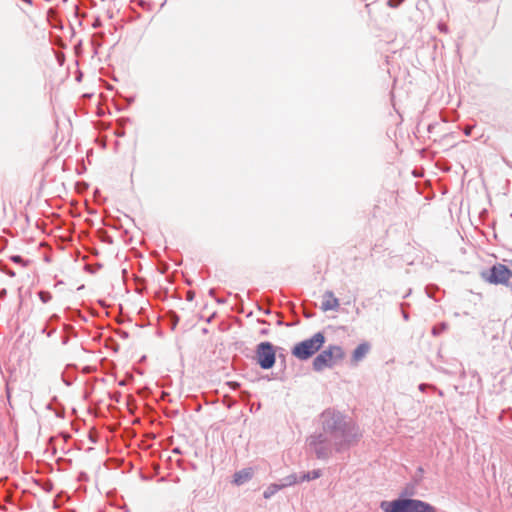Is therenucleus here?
Here are the masks:
<instances>
[{"label":"nucleus","instance_id":"1","mask_svg":"<svg viewBox=\"0 0 512 512\" xmlns=\"http://www.w3.org/2000/svg\"><path fill=\"white\" fill-rule=\"evenodd\" d=\"M321 420L322 432L332 438L336 452L347 450L361 436L358 427L338 411L325 410Z\"/></svg>","mask_w":512,"mask_h":512},{"label":"nucleus","instance_id":"2","mask_svg":"<svg viewBox=\"0 0 512 512\" xmlns=\"http://www.w3.org/2000/svg\"><path fill=\"white\" fill-rule=\"evenodd\" d=\"M380 508L384 512H437L428 502L402 496L392 501H382Z\"/></svg>","mask_w":512,"mask_h":512},{"label":"nucleus","instance_id":"3","mask_svg":"<svg viewBox=\"0 0 512 512\" xmlns=\"http://www.w3.org/2000/svg\"><path fill=\"white\" fill-rule=\"evenodd\" d=\"M307 447L312 451L317 459H328L335 447L332 438L328 437L323 432L315 433L307 439Z\"/></svg>","mask_w":512,"mask_h":512},{"label":"nucleus","instance_id":"4","mask_svg":"<svg viewBox=\"0 0 512 512\" xmlns=\"http://www.w3.org/2000/svg\"><path fill=\"white\" fill-rule=\"evenodd\" d=\"M324 343V334L317 332L311 338L297 343L292 349V355L300 360H307L318 352Z\"/></svg>","mask_w":512,"mask_h":512},{"label":"nucleus","instance_id":"5","mask_svg":"<svg viewBox=\"0 0 512 512\" xmlns=\"http://www.w3.org/2000/svg\"><path fill=\"white\" fill-rule=\"evenodd\" d=\"M343 358V349L340 346L331 345L314 358L313 369L320 372L326 367H332L337 361Z\"/></svg>","mask_w":512,"mask_h":512},{"label":"nucleus","instance_id":"6","mask_svg":"<svg viewBox=\"0 0 512 512\" xmlns=\"http://www.w3.org/2000/svg\"><path fill=\"white\" fill-rule=\"evenodd\" d=\"M483 279L492 284H503L512 290V272L504 264H495L482 273Z\"/></svg>","mask_w":512,"mask_h":512},{"label":"nucleus","instance_id":"7","mask_svg":"<svg viewBox=\"0 0 512 512\" xmlns=\"http://www.w3.org/2000/svg\"><path fill=\"white\" fill-rule=\"evenodd\" d=\"M256 360L262 369L272 368L276 361V352L272 343L261 342L256 347Z\"/></svg>","mask_w":512,"mask_h":512},{"label":"nucleus","instance_id":"8","mask_svg":"<svg viewBox=\"0 0 512 512\" xmlns=\"http://www.w3.org/2000/svg\"><path fill=\"white\" fill-rule=\"evenodd\" d=\"M339 306V300L334 296V293L332 291L328 290L323 294L321 309L324 312L331 310L336 311L338 310Z\"/></svg>","mask_w":512,"mask_h":512},{"label":"nucleus","instance_id":"9","mask_svg":"<svg viewBox=\"0 0 512 512\" xmlns=\"http://www.w3.org/2000/svg\"><path fill=\"white\" fill-rule=\"evenodd\" d=\"M253 476L251 468L242 469L237 471L233 476V483L240 486L248 482Z\"/></svg>","mask_w":512,"mask_h":512},{"label":"nucleus","instance_id":"10","mask_svg":"<svg viewBox=\"0 0 512 512\" xmlns=\"http://www.w3.org/2000/svg\"><path fill=\"white\" fill-rule=\"evenodd\" d=\"M369 349H370V345L368 343L359 344L353 351V355H352L353 360L356 362L362 360L365 357V355L368 353Z\"/></svg>","mask_w":512,"mask_h":512},{"label":"nucleus","instance_id":"11","mask_svg":"<svg viewBox=\"0 0 512 512\" xmlns=\"http://www.w3.org/2000/svg\"><path fill=\"white\" fill-rule=\"evenodd\" d=\"M301 482L300 481V476H298L297 474L293 473V474H290L286 477H284L282 480H281V487L282 489L285 488V487H289V486H292L296 483H299Z\"/></svg>","mask_w":512,"mask_h":512},{"label":"nucleus","instance_id":"12","mask_svg":"<svg viewBox=\"0 0 512 512\" xmlns=\"http://www.w3.org/2000/svg\"><path fill=\"white\" fill-rule=\"evenodd\" d=\"M322 475V472L320 469H315L313 471L305 472L300 475V481H311L318 479Z\"/></svg>","mask_w":512,"mask_h":512},{"label":"nucleus","instance_id":"13","mask_svg":"<svg viewBox=\"0 0 512 512\" xmlns=\"http://www.w3.org/2000/svg\"><path fill=\"white\" fill-rule=\"evenodd\" d=\"M282 487L280 484H270L263 492V497L265 499H270L272 496H274L279 490H281Z\"/></svg>","mask_w":512,"mask_h":512},{"label":"nucleus","instance_id":"14","mask_svg":"<svg viewBox=\"0 0 512 512\" xmlns=\"http://www.w3.org/2000/svg\"><path fill=\"white\" fill-rule=\"evenodd\" d=\"M447 329V324L445 322H441L437 325H435L432 328V334L434 336H439L441 333H443Z\"/></svg>","mask_w":512,"mask_h":512},{"label":"nucleus","instance_id":"15","mask_svg":"<svg viewBox=\"0 0 512 512\" xmlns=\"http://www.w3.org/2000/svg\"><path fill=\"white\" fill-rule=\"evenodd\" d=\"M38 296L43 303H48L52 299V295L48 291H40Z\"/></svg>","mask_w":512,"mask_h":512},{"label":"nucleus","instance_id":"16","mask_svg":"<svg viewBox=\"0 0 512 512\" xmlns=\"http://www.w3.org/2000/svg\"><path fill=\"white\" fill-rule=\"evenodd\" d=\"M10 260L16 264H20L22 266H25L27 264V261H25L20 255H12L10 257Z\"/></svg>","mask_w":512,"mask_h":512},{"label":"nucleus","instance_id":"17","mask_svg":"<svg viewBox=\"0 0 512 512\" xmlns=\"http://www.w3.org/2000/svg\"><path fill=\"white\" fill-rule=\"evenodd\" d=\"M171 321H172V328L174 329L177 323L179 322V317L176 313H172L171 315Z\"/></svg>","mask_w":512,"mask_h":512},{"label":"nucleus","instance_id":"18","mask_svg":"<svg viewBox=\"0 0 512 512\" xmlns=\"http://www.w3.org/2000/svg\"><path fill=\"white\" fill-rule=\"evenodd\" d=\"M55 331H56V329H55V328H54V329H52V330H50V331H48V330H47V327H44V328L42 329V333L46 334L48 337H51V335H52Z\"/></svg>","mask_w":512,"mask_h":512},{"label":"nucleus","instance_id":"19","mask_svg":"<svg viewBox=\"0 0 512 512\" xmlns=\"http://www.w3.org/2000/svg\"><path fill=\"white\" fill-rule=\"evenodd\" d=\"M472 130H473V127H472V126H466V127L464 128V134H465L466 136H470V135H471V133H472Z\"/></svg>","mask_w":512,"mask_h":512},{"label":"nucleus","instance_id":"20","mask_svg":"<svg viewBox=\"0 0 512 512\" xmlns=\"http://www.w3.org/2000/svg\"><path fill=\"white\" fill-rule=\"evenodd\" d=\"M438 27H439L440 31H442L444 33H446L448 31V27L445 23H439Z\"/></svg>","mask_w":512,"mask_h":512},{"label":"nucleus","instance_id":"21","mask_svg":"<svg viewBox=\"0 0 512 512\" xmlns=\"http://www.w3.org/2000/svg\"><path fill=\"white\" fill-rule=\"evenodd\" d=\"M7 267L8 266L2 260H0V271L5 273Z\"/></svg>","mask_w":512,"mask_h":512},{"label":"nucleus","instance_id":"22","mask_svg":"<svg viewBox=\"0 0 512 512\" xmlns=\"http://www.w3.org/2000/svg\"><path fill=\"white\" fill-rule=\"evenodd\" d=\"M5 274H7L10 277H14L16 275V273L12 269H10L8 267H7L6 271H5Z\"/></svg>","mask_w":512,"mask_h":512},{"label":"nucleus","instance_id":"23","mask_svg":"<svg viewBox=\"0 0 512 512\" xmlns=\"http://www.w3.org/2000/svg\"><path fill=\"white\" fill-rule=\"evenodd\" d=\"M59 320V316L57 314H53L50 318H49V322H55V321H58Z\"/></svg>","mask_w":512,"mask_h":512},{"label":"nucleus","instance_id":"24","mask_svg":"<svg viewBox=\"0 0 512 512\" xmlns=\"http://www.w3.org/2000/svg\"><path fill=\"white\" fill-rule=\"evenodd\" d=\"M402 316L405 321L409 320V314L405 310H402Z\"/></svg>","mask_w":512,"mask_h":512},{"label":"nucleus","instance_id":"25","mask_svg":"<svg viewBox=\"0 0 512 512\" xmlns=\"http://www.w3.org/2000/svg\"><path fill=\"white\" fill-rule=\"evenodd\" d=\"M429 387H430V385H428V384H424V383L419 385V389H420L421 391H425V389H426V388H429Z\"/></svg>","mask_w":512,"mask_h":512},{"label":"nucleus","instance_id":"26","mask_svg":"<svg viewBox=\"0 0 512 512\" xmlns=\"http://www.w3.org/2000/svg\"><path fill=\"white\" fill-rule=\"evenodd\" d=\"M398 4H399V1L389 0V5L392 7H396Z\"/></svg>","mask_w":512,"mask_h":512},{"label":"nucleus","instance_id":"27","mask_svg":"<svg viewBox=\"0 0 512 512\" xmlns=\"http://www.w3.org/2000/svg\"><path fill=\"white\" fill-rule=\"evenodd\" d=\"M6 294H7L6 289H2V290L0 291V298H5V297H6Z\"/></svg>","mask_w":512,"mask_h":512},{"label":"nucleus","instance_id":"28","mask_svg":"<svg viewBox=\"0 0 512 512\" xmlns=\"http://www.w3.org/2000/svg\"><path fill=\"white\" fill-rule=\"evenodd\" d=\"M426 292H427L428 297H431V298H433V297H434V296L431 294V292H430V287H429V286H427V287H426Z\"/></svg>","mask_w":512,"mask_h":512},{"label":"nucleus","instance_id":"29","mask_svg":"<svg viewBox=\"0 0 512 512\" xmlns=\"http://www.w3.org/2000/svg\"><path fill=\"white\" fill-rule=\"evenodd\" d=\"M232 385H233V388H234V389L239 387V384H238V383H236V382L232 383Z\"/></svg>","mask_w":512,"mask_h":512},{"label":"nucleus","instance_id":"30","mask_svg":"<svg viewBox=\"0 0 512 512\" xmlns=\"http://www.w3.org/2000/svg\"><path fill=\"white\" fill-rule=\"evenodd\" d=\"M99 25H100V23H99V22H96V23H94V24H93V26H94L95 28H96V27H98Z\"/></svg>","mask_w":512,"mask_h":512},{"label":"nucleus","instance_id":"31","mask_svg":"<svg viewBox=\"0 0 512 512\" xmlns=\"http://www.w3.org/2000/svg\"><path fill=\"white\" fill-rule=\"evenodd\" d=\"M68 342V338H63V344H66Z\"/></svg>","mask_w":512,"mask_h":512},{"label":"nucleus","instance_id":"32","mask_svg":"<svg viewBox=\"0 0 512 512\" xmlns=\"http://www.w3.org/2000/svg\"><path fill=\"white\" fill-rule=\"evenodd\" d=\"M7 397L8 398L10 397V390H9V388H7Z\"/></svg>","mask_w":512,"mask_h":512},{"label":"nucleus","instance_id":"33","mask_svg":"<svg viewBox=\"0 0 512 512\" xmlns=\"http://www.w3.org/2000/svg\"><path fill=\"white\" fill-rule=\"evenodd\" d=\"M266 333H267V330H266V329H263V330L261 331V334H266Z\"/></svg>","mask_w":512,"mask_h":512},{"label":"nucleus","instance_id":"34","mask_svg":"<svg viewBox=\"0 0 512 512\" xmlns=\"http://www.w3.org/2000/svg\"><path fill=\"white\" fill-rule=\"evenodd\" d=\"M409 493L405 490L401 495H408Z\"/></svg>","mask_w":512,"mask_h":512},{"label":"nucleus","instance_id":"35","mask_svg":"<svg viewBox=\"0 0 512 512\" xmlns=\"http://www.w3.org/2000/svg\"><path fill=\"white\" fill-rule=\"evenodd\" d=\"M408 295H410V292H407V294L404 295V298H407Z\"/></svg>","mask_w":512,"mask_h":512},{"label":"nucleus","instance_id":"36","mask_svg":"<svg viewBox=\"0 0 512 512\" xmlns=\"http://www.w3.org/2000/svg\"><path fill=\"white\" fill-rule=\"evenodd\" d=\"M408 295H410V292H407V294L404 295V298H407Z\"/></svg>","mask_w":512,"mask_h":512},{"label":"nucleus","instance_id":"37","mask_svg":"<svg viewBox=\"0 0 512 512\" xmlns=\"http://www.w3.org/2000/svg\"><path fill=\"white\" fill-rule=\"evenodd\" d=\"M408 295H410V292H407V294L404 295V298H407Z\"/></svg>","mask_w":512,"mask_h":512},{"label":"nucleus","instance_id":"38","mask_svg":"<svg viewBox=\"0 0 512 512\" xmlns=\"http://www.w3.org/2000/svg\"><path fill=\"white\" fill-rule=\"evenodd\" d=\"M107 238H108V240H107V241H108L109 243H112V240L110 239V237H107Z\"/></svg>","mask_w":512,"mask_h":512}]
</instances>
